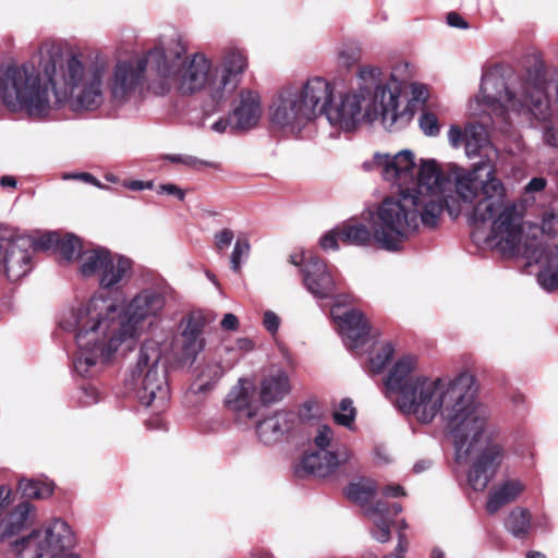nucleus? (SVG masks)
<instances>
[{
	"label": "nucleus",
	"mask_w": 558,
	"mask_h": 558,
	"mask_svg": "<svg viewBox=\"0 0 558 558\" xmlns=\"http://www.w3.org/2000/svg\"><path fill=\"white\" fill-rule=\"evenodd\" d=\"M187 47L181 36L162 37L154 48L131 59L110 64L95 52L82 60L50 57L43 64V76L28 64L0 68V106L44 118L68 106L72 111H95L108 104L113 109L136 107L148 90L165 96L179 94L178 62Z\"/></svg>",
	"instance_id": "f257e3e1"
},
{
	"label": "nucleus",
	"mask_w": 558,
	"mask_h": 558,
	"mask_svg": "<svg viewBox=\"0 0 558 558\" xmlns=\"http://www.w3.org/2000/svg\"><path fill=\"white\" fill-rule=\"evenodd\" d=\"M473 374L454 377L429 376L420 368L418 359L399 357L384 378L385 396L404 415L430 424L437 415L450 428L459 462L471 461L468 482L474 490H484L507 457L499 429L487 405L476 400Z\"/></svg>",
	"instance_id": "f03ea898"
},
{
	"label": "nucleus",
	"mask_w": 558,
	"mask_h": 558,
	"mask_svg": "<svg viewBox=\"0 0 558 558\" xmlns=\"http://www.w3.org/2000/svg\"><path fill=\"white\" fill-rule=\"evenodd\" d=\"M172 291L168 286L142 289L125 306L100 294L87 302L64 310L60 316L61 329L75 332L76 353L74 371L92 376L108 363L122 344L130 347L140 337L142 324L160 319Z\"/></svg>",
	"instance_id": "7ed1b4c3"
},
{
	"label": "nucleus",
	"mask_w": 558,
	"mask_h": 558,
	"mask_svg": "<svg viewBox=\"0 0 558 558\" xmlns=\"http://www.w3.org/2000/svg\"><path fill=\"white\" fill-rule=\"evenodd\" d=\"M548 84L544 62L538 57H529L521 72L507 77L497 70L483 74L470 111L474 117L488 116L494 124L527 120L539 129L547 146L558 149V82L554 101Z\"/></svg>",
	"instance_id": "20e7f679"
},
{
	"label": "nucleus",
	"mask_w": 558,
	"mask_h": 558,
	"mask_svg": "<svg viewBox=\"0 0 558 558\" xmlns=\"http://www.w3.org/2000/svg\"><path fill=\"white\" fill-rule=\"evenodd\" d=\"M465 155L482 159L469 169L452 166L448 179L454 184L458 198L471 223L493 219V239L505 248L512 247L520 221L517 203L509 201L504 182L497 177L499 153L488 141L485 123H470L464 130Z\"/></svg>",
	"instance_id": "39448f33"
},
{
	"label": "nucleus",
	"mask_w": 558,
	"mask_h": 558,
	"mask_svg": "<svg viewBox=\"0 0 558 558\" xmlns=\"http://www.w3.org/2000/svg\"><path fill=\"white\" fill-rule=\"evenodd\" d=\"M418 187L384 198L369 213L376 245L386 251H398L402 243L414 235L420 225L434 228L444 206L457 217L461 209H453L446 196L447 182L432 162L422 166Z\"/></svg>",
	"instance_id": "423d86ee"
},
{
	"label": "nucleus",
	"mask_w": 558,
	"mask_h": 558,
	"mask_svg": "<svg viewBox=\"0 0 558 558\" xmlns=\"http://www.w3.org/2000/svg\"><path fill=\"white\" fill-rule=\"evenodd\" d=\"M408 63H400L391 73L392 84H383V70L377 65H361L356 72L357 86L335 95L330 83V97L322 114L331 126L354 131L362 122L380 120L385 129L407 122L411 114L400 110V82L396 76L407 72Z\"/></svg>",
	"instance_id": "0eeeda50"
},
{
	"label": "nucleus",
	"mask_w": 558,
	"mask_h": 558,
	"mask_svg": "<svg viewBox=\"0 0 558 558\" xmlns=\"http://www.w3.org/2000/svg\"><path fill=\"white\" fill-rule=\"evenodd\" d=\"M247 66L245 50L236 46L226 47L218 64L204 52L189 57L185 53L178 62L179 94L190 96L206 90L215 100L223 99L238 87Z\"/></svg>",
	"instance_id": "6e6552de"
},
{
	"label": "nucleus",
	"mask_w": 558,
	"mask_h": 558,
	"mask_svg": "<svg viewBox=\"0 0 558 558\" xmlns=\"http://www.w3.org/2000/svg\"><path fill=\"white\" fill-rule=\"evenodd\" d=\"M518 211L520 221L513 236L512 247L502 248L493 239V225L487 241L490 246L505 255H517L524 257L529 264H537L539 270L537 282L542 289L551 292L558 289V243L548 244L545 236L550 235L558 228V217L555 207H550L543 213L542 225L523 223V215L520 206ZM493 223V219L489 220Z\"/></svg>",
	"instance_id": "1a4fd4ad"
},
{
	"label": "nucleus",
	"mask_w": 558,
	"mask_h": 558,
	"mask_svg": "<svg viewBox=\"0 0 558 558\" xmlns=\"http://www.w3.org/2000/svg\"><path fill=\"white\" fill-rule=\"evenodd\" d=\"M330 97V82L322 76L282 86L269 106L270 123L290 134H299L322 116Z\"/></svg>",
	"instance_id": "9d476101"
},
{
	"label": "nucleus",
	"mask_w": 558,
	"mask_h": 558,
	"mask_svg": "<svg viewBox=\"0 0 558 558\" xmlns=\"http://www.w3.org/2000/svg\"><path fill=\"white\" fill-rule=\"evenodd\" d=\"M169 350L166 340L150 338L140 349L137 362L131 372V379L140 402L150 409L155 418L146 420L150 429L162 427L159 415L166 411L170 400L165 355Z\"/></svg>",
	"instance_id": "9b49d317"
},
{
	"label": "nucleus",
	"mask_w": 558,
	"mask_h": 558,
	"mask_svg": "<svg viewBox=\"0 0 558 558\" xmlns=\"http://www.w3.org/2000/svg\"><path fill=\"white\" fill-rule=\"evenodd\" d=\"M75 536L62 519H52L10 543L15 558H81L73 551Z\"/></svg>",
	"instance_id": "f8f14e48"
},
{
	"label": "nucleus",
	"mask_w": 558,
	"mask_h": 558,
	"mask_svg": "<svg viewBox=\"0 0 558 558\" xmlns=\"http://www.w3.org/2000/svg\"><path fill=\"white\" fill-rule=\"evenodd\" d=\"M378 487L372 478H359L351 482L345 488L348 499L361 506L364 514L371 522L369 533L379 543H387L391 537V525L395 518L401 512L398 502L387 504L383 500L373 502Z\"/></svg>",
	"instance_id": "ddd939ff"
},
{
	"label": "nucleus",
	"mask_w": 558,
	"mask_h": 558,
	"mask_svg": "<svg viewBox=\"0 0 558 558\" xmlns=\"http://www.w3.org/2000/svg\"><path fill=\"white\" fill-rule=\"evenodd\" d=\"M435 160H422L417 167L414 154L404 149L395 155L375 154L373 158L374 169L377 170L383 179L391 185L400 189V192L413 193L418 187V174L422 166ZM438 169V167H436Z\"/></svg>",
	"instance_id": "4468645a"
},
{
	"label": "nucleus",
	"mask_w": 558,
	"mask_h": 558,
	"mask_svg": "<svg viewBox=\"0 0 558 558\" xmlns=\"http://www.w3.org/2000/svg\"><path fill=\"white\" fill-rule=\"evenodd\" d=\"M350 302V296L338 295L331 306L330 313L338 324L339 332L344 344L356 353L371 341L369 326L363 313L355 308L342 311L341 306Z\"/></svg>",
	"instance_id": "2eb2a0df"
},
{
	"label": "nucleus",
	"mask_w": 558,
	"mask_h": 558,
	"mask_svg": "<svg viewBox=\"0 0 558 558\" xmlns=\"http://www.w3.org/2000/svg\"><path fill=\"white\" fill-rule=\"evenodd\" d=\"M31 241L0 230V275L10 281L23 278L29 271Z\"/></svg>",
	"instance_id": "dca6fc26"
},
{
	"label": "nucleus",
	"mask_w": 558,
	"mask_h": 558,
	"mask_svg": "<svg viewBox=\"0 0 558 558\" xmlns=\"http://www.w3.org/2000/svg\"><path fill=\"white\" fill-rule=\"evenodd\" d=\"M205 317L202 313L192 312L180 322L179 360L192 365L205 349Z\"/></svg>",
	"instance_id": "f3484780"
},
{
	"label": "nucleus",
	"mask_w": 558,
	"mask_h": 558,
	"mask_svg": "<svg viewBox=\"0 0 558 558\" xmlns=\"http://www.w3.org/2000/svg\"><path fill=\"white\" fill-rule=\"evenodd\" d=\"M230 114L233 131L255 128L263 114L260 95L252 89H241L232 102Z\"/></svg>",
	"instance_id": "a211bd4d"
},
{
	"label": "nucleus",
	"mask_w": 558,
	"mask_h": 558,
	"mask_svg": "<svg viewBox=\"0 0 558 558\" xmlns=\"http://www.w3.org/2000/svg\"><path fill=\"white\" fill-rule=\"evenodd\" d=\"M351 459L352 452L345 447L337 450H315L303 457L301 466L306 473L325 477Z\"/></svg>",
	"instance_id": "6ab92c4d"
},
{
	"label": "nucleus",
	"mask_w": 558,
	"mask_h": 558,
	"mask_svg": "<svg viewBox=\"0 0 558 558\" xmlns=\"http://www.w3.org/2000/svg\"><path fill=\"white\" fill-rule=\"evenodd\" d=\"M303 282L307 291L316 299L330 298L336 289V281L326 263L318 257H311L302 268Z\"/></svg>",
	"instance_id": "aec40b11"
},
{
	"label": "nucleus",
	"mask_w": 558,
	"mask_h": 558,
	"mask_svg": "<svg viewBox=\"0 0 558 558\" xmlns=\"http://www.w3.org/2000/svg\"><path fill=\"white\" fill-rule=\"evenodd\" d=\"M298 422V416L292 411L280 410L266 416L256 425V434L265 445L280 441L288 435Z\"/></svg>",
	"instance_id": "412c9836"
},
{
	"label": "nucleus",
	"mask_w": 558,
	"mask_h": 558,
	"mask_svg": "<svg viewBox=\"0 0 558 558\" xmlns=\"http://www.w3.org/2000/svg\"><path fill=\"white\" fill-rule=\"evenodd\" d=\"M226 403L239 418L254 417L259 409L254 384L248 379H240L228 393Z\"/></svg>",
	"instance_id": "4be33fe9"
},
{
	"label": "nucleus",
	"mask_w": 558,
	"mask_h": 558,
	"mask_svg": "<svg viewBox=\"0 0 558 558\" xmlns=\"http://www.w3.org/2000/svg\"><path fill=\"white\" fill-rule=\"evenodd\" d=\"M0 518V541L5 542L34 524L36 508L28 501H22Z\"/></svg>",
	"instance_id": "5701e85b"
},
{
	"label": "nucleus",
	"mask_w": 558,
	"mask_h": 558,
	"mask_svg": "<svg viewBox=\"0 0 558 558\" xmlns=\"http://www.w3.org/2000/svg\"><path fill=\"white\" fill-rule=\"evenodd\" d=\"M525 488V483L520 478L508 477L501 480L488 493L485 506L487 512L494 514L505 506L514 502L524 493Z\"/></svg>",
	"instance_id": "b1692460"
},
{
	"label": "nucleus",
	"mask_w": 558,
	"mask_h": 558,
	"mask_svg": "<svg viewBox=\"0 0 558 558\" xmlns=\"http://www.w3.org/2000/svg\"><path fill=\"white\" fill-rule=\"evenodd\" d=\"M289 392V378L281 369L267 374L259 385V399L264 404L281 401Z\"/></svg>",
	"instance_id": "393cba45"
},
{
	"label": "nucleus",
	"mask_w": 558,
	"mask_h": 558,
	"mask_svg": "<svg viewBox=\"0 0 558 558\" xmlns=\"http://www.w3.org/2000/svg\"><path fill=\"white\" fill-rule=\"evenodd\" d=\"M132 263L129 258L113 254L111 255L104 274L100 277L99 286L102 289H118L131 277Z\"/></svg>",
	"instance_id": "a878e982"
},
{
	"label": "nucleus",
	"mask_w": 558,
	"mask_h": 558,
	"mask_svg": "<svg viewBox=\"0 0 558 558\" xmlns=\"http://www.w3.org/2000/svg\"><path fill=\"white\" fill-rule=\"evenodd\" d=\"M112 253L105 247L86 250L80 255V272L84 278H96L100 283V277L107 267Z\"/></svg>",
	"instance_id": "bb28decb"
},
{
	"label": "nucleus",
	"mask_w": 558,
	"mask_h": 558,
	"mask_svg": "<svg viewBox=\"0 0 558 558\" xmlns=\"http://www.w3.org/2000/svg\"><path fill=\"white\" fill-rule=\"evenodd\" d=\"M339 238L341 242L356 246H367L374 242L373 229L360 221H348L341 225Z\"/></svg>",
	"instance_id": "cd10ccee"
},
{
	"label": "nucleus",
	"mask_w": 558,
	"mask_h": 558,
	"mask_svg": "<svg viewBox=\"0 0 558 558\" xmlns=\"http://www.w3.org/2000/svg\"><path fill=\"white\" fill-rule=\"evenodd\" d=\"M223 373L225 369L219 362L211 360L205 361L202 364L193 389L195 392H205L222 377Z\"/></svg>",
	"instance_id": "c85d7f7f"
},
{
	"label": "nucleus",
	"mask_w": 558,
	"mask_h": 558,
	"mask_svg": "<svg viewBox=\"0 0 558 558\" xmlns=\"http://www.w3.org/2000/svg\"><path fill=\"white\" fill-rule=\"evenodd\" d=\"M505 526L514 537H525L531 527L530 511L520 507L512 509L506 519Z\"/></svg>",
	"instance_id": "c756f323"
},
{
	"label": "nucleus",
	"mask_w": 558,
	"mask_h": 558,
	"mask_svg": "<svg viewBox=\"0 0 558 558\" xmlns=\"http://www.w3.org/2000/svg\"><path fill=\"white\" fill-rule=\"evenodd\" d=\"M393 352L395 349L390 342H374L368 359V372L372 374L380 373L392 359Z\"/></svg>",
	"instance_id": "7c9ffc66"
},
{
	"label": "nucleus",
	"mask_w": 558,
	"mask_h": 558,
	"mask_svg": "<svg viewBox=\"0 0 558 558\" xmlns=\"http://www.w3.org/2000/svg\"><path fill=\"white\" fill-rule=\"evenodd\" d=\"M17 490L25 498L44 499L52 494L53 486L47 481L21 478L17 484Z\"/></svg>",
	"instance_id": "2f4dec72"
},
{
	"label": "nucleus",
	"mask_w": 558,
	"mask_h": 558,
	"mask_svg": "<svg viewBox=\"0 0 558 558\" xmlns=\"http://www.w3.org/2000/svg\"><path fill=\"white\" fill-rule=\"evenodd\" d=\"M332 415L337 424L353 429L356 411L352 400L347 398L342 399Z\"/></svg>",
	"instance_id": "473e14b6"
},
{
	"label": "nucleus",
	"mask_w": 558,
	"mask_h": 558,
	"mask_svg": "<svg viewBox=\"0 0 558 558\" xmlns=\"http://www.w3.org/2000/svg\"><path fill=\"white\" fill-rule=\"evenodd\" d=\"M56 252H58L63 259L72 260L82 254V245L78 238L73 234H65L61 236Z\"/></svg>",
	"instance_id": "72a5a7b5"
},
{
	"label": "nucleus",
	"mask_w": 558,
	"mask_h": 558,
	"mask_svg": "<svg viewBox=\"0 0 558 558\" xmlns=\"http://www.w3.org/2000/svg\"><path fill=\"white\" fill-rule=\"evenodd\" d=\"M362 58V50L355 44L344 45L338 52V64L344 69H351Z\"/></svg>",
	"instance_id": "f704fd0d"
},
{
	"label": "nucleus",
	"mask_w": 558,
	"mask_h": 558,
	"mask_svg": "<svg viewBox=\"0 0 558 558\" xmlns=\"http://www.w3.org/2000/svg\"><path fill=\"white\" fill-rule=\"evenodd\" d=\"M27 239V236H25ZM60 239H61V234L58 233V232H46L44 234H41L40 236H38L36 240H32L31 238H28V240L31 241V247H29V260L32 259V250H44V251H48V250H54L57 248V245L58 243L60 242Z\"/></svg>",
	"instance_id": "c9c22d12"
},
{
	"label": "nucleus",
	"mask_w": 558,
	"mask_h": 558,
	"mask_svg": "<svg viewBox=\"0 0 558 558\" xmlns=\"http://www.w3.org/2000/svg\"><path fill=\"white\" fill-rule=\"evenodd\" d=\"M251 245L245 238H238L233 251L230 256L231 269L235 272L240 271L241 265L250 254Z\"/></svg>",
	"instance_id": "e433bc0d"
},
{
	"label": "nucleus",
	"mask_w": 558,
	"mask_h": 558,
	"mask_svg": "<svg viewBox=\"0 0 558 558\" xmlns=\"http://www.w3.org/2000/svg\"><path fill=\"white\" fill-rule=\"evenodd\" d=\"M332 441V429L328 425H319L314 436V445L316 447V450H329L328 448L331 446Z\"/></svg>",
	"instance_id": "4c0bfd02"
},
{
	"label": "nucleus",
	"mask_w": 558,
	"mask_h": 558,
	"mask_svg": "<svg viewBox=\"0 0 558 558\" xmlns=\"http://www.w3.org/2000/svg\"><path fill=\"white\" fill-rule=\"evenodd\" d=\"M420 126L427 136H435L439 133L440 126L437 117L432 112H423L420 118Z\"/></svg>",
	"instance_id": "58836bf2"
},
{
	"label": "nucleus",
	"mask_w": 558,
	"mask_h": 558,
	"mask_svg": "<svg viewBox=\"0 0 558 558\" xmlns=\"http://www.w3.org/2000/svg\"><path fill=\"white\" fill-rule=\"evenodd\" d=\"M63 180H80L85 183L92 184L101 190H108L109 187L104 185L99 180H97L93 174L88 172H65L61 177Z\"/></svg>",
	"instance_id": "ea45409f"
},
{
	"label": "nucleus",
	"mask_w": 558,
	"mask_h": 558,
	"mask_svg": "<svg viewBox=\"0 0 558 558\" xmlns=\"http://www.w3.org/2000/svg\"><path fill=\"white\" fill-rule=\"evenodd\" d=\"M339 232H340V226L326 232L319 240V244H320L322 248L325 251L338 250L339 248L338 243H339V241H341L339 238Z\"/></svg>",
	"instance_id": "a19ab883"
},
{
	"label": "nucleus",
	"mask_w": 558,
	"mask_h": 558,
	"mask_svg": "<svg viewBox=\"0 0 558 558\" xmlns=\"http://www.w3.org/2000/svg\"><path fill=\"white\" fill-rule=\"evenodd\" d=\"M165 159L174 162V163H182L189 168H198L199 166H203L204 162L199 159H197L194 156L190 155H181V154H174V155H167L165 156Z\"/></svg>",
	"instance_id": "79ce46f5"
},
{
	"label": "nucleus",
	"mask_w": 558,
	"mask_h": 558,
	"mask_svg": "<svg viewBox=\"0 0 558 558\" xmlns=\"http://www.w3.org/2000/svg\"><path fill=\"white\" fill-rule=\"evenodd\" d=\"M214 239L217 250L222 251L232 243L234 233L232 230L226 228L217 232Z\"/></svg>",
	"instance_id": "37998d69"
},
{
	"label": "nucleus",
	"mask_w": 558,
	"mask_h": 558,
	"mask_svg": "<svg viewBox=\"0 0 558 558\" xmlns=\"http://www.w3.org/2000/svg\"><path fill=\"white\" fill-rule=\"evenodd\" d=\"M263 325L271 335H275L280 327V318L275 312L268 310L263 315Z\"/></svg>",
	"instance_id": "c03bdc74"
},
{
	"label": "nucleus",
	"mask_w": 558,
	"mask_h": 558,
	"mask_svg": "<svg viewBox=\"0 0 558 558\" xmlns=\"http://www.w3.org/2000/svg\"><path fill=\"white\" fill-rule=\"evenodd\" d=\"M448 141L452 147H459L465 141L464 131L458 125H451L448 131Z\"/></svg>",
	"instance_id": "a18cd8bd"
},
{
	"label": "nucleus",
	"mask_w": 558,
	"mask_h": 558,
	"mask_svg": "<svg viewBox=\"0 0 558 558\" xmlns=\"http://www.w3.org/2000/svg\"><path fill=\"white\" fill-rule=\"evenodd\" d=\"M157 193H159V194L166 193L169 195H174L180 201H183L185 197V192L183 190H181L179 186H177L175 184H171V183L160 184L157 189Z\"/></svg>",
	"instance_id": "49530a36"
},
{
	"label": "nucleus",
	"mask_w": 558,
	"mask_h": 558,
	"mask_svg": "<svg viewBox=\"0 0 558 558\" xmlns=\"http://www.w3.org/2000/svg\"><path fill=\"white\" fill-rule=\"evenodd\" d=\"M12 489L9 486H0V517L12 501Z\"/></svg>",
	"instance_id": "de8ad7c7"
},
{
	"label": "nucleus",
	"mask_w": 558,
	"mask_h": 558,
	"mask_svg": "<svg viewBox=\"0 0 558 558\" xmlns=\"http://www.w3.org/2000/svg\"><path fill=\"white\" fill-rule=\"evenodd\" d=\"M122 185L131 191H143V190H150L153 189V182L151 181H140V180H132V181H124Z\"/></svg>",
	"instance_id": "09e8293b"
},
{
	"label": "nucleus",
	"mask_w": 558,
	"mask_h": 558,
	"mask_svg": "<svg viewBox=\"0 0 558 558\" xmlns=\"http://www.w3.org/2000/svg\"><path fill=\"white\" fill-rule=\"evenodd\" d=\"M210 129L217 133H225L228 129L232 130L231 114L229 113L227 118H220L214 122Z\"/></svg>",
	"instance_id": "8fccbe9b"
},
{
	"label": "nucleus",
	"mask_w": 558,
	"mask_h": 558,
	"mask_svg": "<svg viewBox=\"0 0 558 558\" xmlns=\"http://www.w3.org/2000/svg\"><path fill=\"white\" fill-rule=\"evenodd\" d=\"M447 23L451 27H457V28H462V29L468 28V23L457 12H450L447 14Z\"/></svg>",
	"instance_id": "3c124183"
},
{
	"label": "nucleus",
	"mask_w": 558,
	"mask_h": 558,
	"mask_svg": "<svg viewBox=\"0 0 558 558\" xmlns=\"http://www.w3.org/2000/svg\"><path fill=\"white\" fill-rule=\"evenodd\" d=\"M398 536H399V539H398V544L396 546L395 553L389 554L388 556H402L404 558V554L408 550L409 543H408L405 534L402 533L401 531L399 532Z\"/></svg>",
	"instance_id": "603ef678"
},
{
	"label": "nucleus",
	"mask_w": 558,
	"mask_h": 558,
	"mask_svg": "<svg viewBox=\"0 0 558 558\" xmlns=\"http://www.w3.org/2000/svg\"><path fill=\"white\" fill-rule=\"evenodd\" d=\"M381 495L384 497L397 498L399 496H404L405 492L400 485H387L381 488Z\"/></svg>",
	"instance_id": "864d4df0"
},
{
	"label": "nucleus",
	"mask_w": 558,
	"mask_h": 558,
	"mask_svg": "<svg viewBox=\"0 0 558 558\" xmlns=\"http://www.w3.org/2000/svg\"><path fill=\"white\" fill-rule=\"evenodd\" d=\"M311 257H315V256L312 254L307 255L304 251H301L300 253L291 254L289 260L291 264H293L295 266L303 264V268H304Z\"/></svg>",
	"instance_id": "5fc2aeb1"
},
{
	"label": "nucleus",
	"mask_w": 558,
	"mask_h": 558,
	"mask_svg": "<svg viewBox=\"0 0 558 558\" xmlns=\"http://www.w3.org/2000/svg\"><path fill=\"white\" fill-rule=\"evenodd\" d=\"M546 186V180L544 178H533L525 186L527 193L541 192Z\"/></svg>",
	"instance_id": "6e6d98bb"
},
{
	"label": "nucleus",
	"mask_w": 558,
	"mask_h": 558,
	"mask_svg": "<svg viewBox=\"0 0 558 558\" xmlns=\"http://www.w3.org/2000/svg\"><path fill=\"white\" fill-rule=\"evenodd\" d=\"M221 326L227 330H235L239 326V320L235 315L228 313L223 316Z\"/></svg>",
	"instance_id": "4d7b16f0"
},
{
	"label": "nucleus",
	"mask_w": 558,
	"mask_h": 558,
	"mask_svg": "<svg viewBox=\"0 0 558 558\" xmlns=\"http://www.w3.org/2000/svg\"><path fill=\"white\" fill-rule=\"evenodd\" d=\"M84 393L86 397V399L83 401L84 404H92V403H95L98 401V392H97L96 388H94V387L84 388Z\"/></svg>",
	"instance_id": "13d9d810"
},
{
	"label": "nucleus",
	"mask_w": 558,
	"mask_h": 558,
	"mask_svg": "<svg viewBox=\"0 0 558 558\" xmlns=\"http://www.w3.org/2000/svg\"><path fill=\"white\" fill-rule=\"evenodd\" d=\"M412 93L415 100H425L427 97V90L423 85L413 84Z\"/></svg>",
	"instance_id": "bf43d9fd"
},
{
	"label": "nucleus",
	"mask_w": 558,
	"mask_h": 558,
	"mask_svg": "<svg viewBox=\"0 0 558 558\" xmlns=\"http://www.w3.org/2000/svg\"><path fill=\"white\" fill-rule=\"evenodd\" d=\"M236 347L240 349V350H244V351H251L253 348H254V343L252 340L247 339V338H241L236 341Z\"/></svg>",
	"instance_id": "052dcab7"
},
{
	"label": "nucleus",
	"mask_w": 558,
	"mask_h": 558,
	"mask_svg": "<svg viewBox=\"0 0 558 558\" xmlns=\"http://www.w3.org/2000/svg\"><path fill=\"white\" fill-rule=\"evenodd\" d=\"M0 184L3 187H15L16 186V180H15V178H13L11 175H3L0 179Z\"/></svg>",
	"instance_id": "680f3d73"
},
{
	"label": "nucleus",
	"mask_w": 558,
	"mask_h": 558,
	"mask_svg": "<svg viewBox=\"0 0 558 558\" xmlns=\"http://www.w3.org/2000/svg\"><path fill=\"white\" fill-rule=\"evenodd\" d=\"M432 558H444L445 553L440 548H434L430 554Z\"/></svg>",
	"instance_id": "e2e57ef3"
},
{
	"label": "nucleus",
	"mask_w": 558,
	"mask_h": 558,
	"mask_svg": "<svg viewBox=\"0 0 558 558\" xmlns=\"http://www.w3.org/2000/svg\"><path fill=\"white\" fill-rule=\"evenodd\" d=\"M526 558H545V555L539 551H530Z\"/></svg>",
	"instance_id": "0e129e2a"
},
{
	"label": "nucleus",
	"mask_w": 558,
	"mask_h": 558,
	"mask_svg": "<svg viewBox=\"0 0 558 558\" xmlns=\"http://www.w3.org/2000/svg\"><path fill=\"white\" fill-rule=\"evenodd\" d=\"M105 178H106L107 181H109L111 183H117L118 182V178L114 174H112V173L106 174Z\"/></svg>",
	"instance_id": "69168bd1"
},
{
	"label": "nucleus",
	"mask_w": 558,
	"mask_h": 558,
	"mask_svg": "<svg viewBox=\"0 0 558 558\" xmlns=\"http://www.w3.org/2000/svg\"><path fill=\"white\" fill-rule=\"evenodd\" d=\"M425 468H426V466H425L424 464L416 463V464L414 465V471H415L416 473H418V472H421V471L425 470Z\"/></svg>",
	"instance_id": "338daca9"
},
{
	"label": "nucleus",
	"mask_w": 558,
	"mask_h": 558,
	"mask_svg": "<svg viewBox=\"0 0 558 558\" xmlns=\"http://www.w3.org/2000/svg\"><path fill=\"white\" fill-rule=\"evenodd\" d=\"M408 527V524L405 523V521H401L400 522V530H405Z\"/></svg>",
	"instance_id": "774afa93"
}]
</instances>
